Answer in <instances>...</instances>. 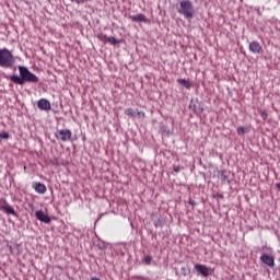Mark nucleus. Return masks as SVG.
<instances>
[{"instance_id":"1","label":"nucleus","mask_w":280,"mask_h":280,"mask_svg":"<svg viewBox=\"0 0 280 280\" xmlns=\"http://www.w3.org/2000/svg\"><path fill=\"white\" fill-rule=\"evenodd\" d=\"M20 71L19 75H11L10 80L13 82V84H19L20 86H23L26 82L28 84H38V78L36 74L32 73L30 69H27L25 66H19L18 67Z\"/></svg>"},{"instance_id":"2","label":"nucleus","mask_w":280,"mask_h":280,"mask_svg":"<svg viewBox=\"0 0 280 280\" xmlns=\"http://www.w3.org/2000/svg\"><path fill=\"white\" fill-rule=\"evenodd\" d=\"M14 65V55L8 49H0V67L10 69Z\"/></svg>"},{"instance_id":"3","label":"nucleus","mask_w":280,"mask_h":280,"mask_svg":"<svg viewBox=\"0 0 280 280\" xmlns=\"http://www.w3.org/2000/svg\"><path fill=\"white\" fill-rule=\"evenodd\" d=\"M179 14H184L186 19H194V5L191 1L185 0L180 2Z\"/></svg>"},{"instance_id":"4","label":"nucleus","mask_w":280,"mask_h":280,"mask_svg":"<svg viewBox=\"0 0 280 280\" xmlns=\"http://www.w3.org/2000/svg\"><path fill=\"white\" fill-rule=\"evenodd\" d=\"M71 136L72 133L69 129L57 130V132L55 133L56 139L62 142L71 141Z\"/></svg>"},{"instance_id":"5","label":"nucleus","mask_w":280,"mask_h":280,"mask_svg":"<svg viewBox=\"0 0 280 280\" xmlns=\"http://www.w3.org/2000/svg\"><path fill=\"white\" fill-rule=\"evenodd\" d=\"M260 261L265 264V266H269V268H275V256L270 254H262L260 256Z\"/></svg>"},{"instance_id":"6","label":"nucleus","mask_w":280,"mask_h":280,"mask_svg":"<svg viewBox=\"0 0 280 280\" xmlns=\"http://www.w3.org/2000/svg\"><path fill=\"white\" fill-rule=\"evenodd\" d=\"M35 218H37L39 222H44L45 224H49V222H51V218H49V215H47L43 210L36 211Z\"/></svg>"},{"instance_id":"7","label":"nucleus","mask_w":280,"mask_h":280,"mask_svg":"<svg viewBox=\"0 0 280 280\" xmlns=\"http://www.w3.org/2000/svg\"><path fill=\"white\" fill-rule=\"evenodd\" d=\"M249 51L252 54H261V51H264V48L261 47V44H259V42H252L249 43Z\"/></svg>"},{"instance_id":"8","label":"nucleus","mask_w":280,"mask_h":280,"mask_svg":"<svg viewBox=\"0 0 280 280\" xmlns=\"http://www.w3.org/2000/svg\"><path fill=\"white\" fill-rule=\"evenodd\" d=\"M37 108H39V110H51V103L46 98H42L37 102Z\"/></svg>"},{"instance_id":"9","label":"nucleus","mask_w":280,"mask_h":280,"mask_svg":"<svg viewBox=\"0 0 280 280\" xmlns=\"http://www.w3.org/2000/svg\"><path fill=\"white\" fill-rule=\"evenodd\" d=\"M195 270L202 277H209V267L205 265H200V264L195 265Z\"/></svg>"},{"instance_id":"10","label":"nucleus","mask_w":280,"mask_h":280,"mask_svg":"<svg viewBox=\"0 0 280 280\" xmlns=\"http://www.w3.org/2000/svg\"><path fill=\"white\" fill-rule=\"evenodd\" d=\"M217 176L222 183H229V176H231V172L226 170L218 171Z\"/></svg>"},{"instance_id":"11","label":"nucleus","mask_w":280,"mask_h":280,"mask_svg":"<svg viewBox=\"0 0 280 280\" xmlns=\"http://www.w3.org/2000/svg\"><path fill=\"white\" fill-rule=\"evenodd\" d=\"M130 19L135 23H148V18H145V15H143L142 13H138L136 15H131Z\"/></svg>"},{"instance_id":"12","label":"nucleus","mask_w":280,"mask_h":280,"mask_svg":"<svg viewBox=\"0 0 280 280\" xmlns=\"http://www.w3.org/2000/svg\"><path fill=\"white\" fill-rule=\"evenodd\" d=\"M0 211H3L4 213H7V215L16 217V211L14 210V208H12V206H0Z\"/></svg>"},{"instance_id":"13","label":"nucleus","mask_w":280,"mask_h":280,"mask_svg":"<svg viewBox=\"0 0 280 280\" xmlns=\"http://www.w3.org/2000/svg\"><path fill=\"white\" fill-rule=\"evenodd\" d=\"M34 189L37 194H45L47 191V186L43 183H37L35 184Z\"/></svg>"},{"instance_id":"14","label":"nucleus","mask_w":280,"mask_h":280,"mask_svg":"<svg viewBox=\"0 0 280 280\" xmlns=\"http://www.w3.org/2000/svg\"><path fill=\"white\" fill-rule=\"evenodd\" d=\"M178 84L182 86H185V89H191V82L185 80V79H177Z\"/></svg>"},{"instance_id":"15","label":"nucleus","mask_w":280,"mask_h":280,"mask_svg":"<svg viewBox=\"0 0 280 280\" xmlns=\"http://www.w3.org/2000/svg\"><path fill=\"white\" fill-rule=\"evenodd\" d=\"M125 115H127V117H137V112L132 108H127L125 109Z\"/></svg>"},{"instance_id":"16","label":"nucleus","mask_w":280,"mask_h":280,"mask_svg":"<svg viewBox=\"0 0 280 280\" xmlns=\"http://www.w3.org/2000/svg\"><path fill=\"white\" fill-rule=\"evenodd\" d=\"M106 43H109V45H119V40H117V38L110 36V37H107V42Z\"/></svg>"},{"instance_id":"17","label":"nucleus","mask_w":280,"mask_h":280,"mask_svg":"<svg viewBox=\"0 0 280 280\" xmlns=\"http://www.w3.org/2000/svg\"><path fill=\"white\" fill-rule=\"evenodd\" d=\"M97 38H98V40H102V43H107L108 36L104 35V34H100L97 36Z\"/></svg>"},{"instance_id":"18","label":"nucleus","mask_w":280,"mask_h":280,"mask_svg":"<svg viewBox=\"0 0 280 280\" xmlns=\"http://www.w3.org/2000/svg\"><path fill=\"white\" fill-rule=\"evenodd\" d=\"M246 128H244V127H238L237 129H236V132H237V135H240V136H242V135H244L245 132H246Z\"/></svg>"},{"instance_id":"19","label":"nucleus","mask_w":280,"mask_h":280,"mask_svg":"<svg viewBox=\"0 0 280 280\" xmlns=\"http://www.w3.org/2000/svg\"><path fill=\"white\" fill-rule=\"evenodd\" d=\"M0 139H10V133H8L5 131H1L0 132Z\"/></svg>"},{"instance_id":"20","label":"nucleus","mask_w":280,"mask_h":280,"mask_svg":"<svg viewBox=\"0 0 280 280\" xmlns=\"http://www.w3.org/2000/svg\"><path fill=\"white\" fill-rule=\"evenodd\" d=\"M173 170L176 174H178V172H180L183 170V167L180 165H174Z\"/></svg>"},{"instance_id":"21","label":"nucleus","mask_w":280,"mask_h":280,"mask_svg":"<svg viewBox=\"0 0 280 280\" xmlns=\"http://www.w3.org/2000/svg\"><path fill=\"white\" fill-rule=\"evenodd\" d=\"M260 117H262V119H268V112L266 110L260 112Z\"/></svg>"},{"instance_id":"22","label":"nucleus","mask_w":280,"mask_h":280,"mask_svg":"<svg viewBox=\"0 0 280 280\" xmlns=\"http://www.w3.org/2000/svg\"><path fill=\"white\" fill-rule=\"evenodd\" d=\"M72 3H78V4H80V3H86V1H89V0H70Z\"/></svg>"},{"instance_id":"23","label":"nucleus","mask_w":280,"mask_h":280,"mask_svg":"<svg viewBox=\"0 0 280 280\" xmlns=\"http://www.w3.org/2000/svg\"><path fill=\"white\" fill-rule=\"evenodd\" d=\"M145 264H152V256L144 257Z\"/></svg>"},{"instance_id":"24","label":"nucleus","mask_w":280,"mask_h":280,"mask_svg":"<svg viewBox=\"0 0 280 280\" xmlns=\"http://www.w3.org/2000/svg\"><path fill=\"white\" fill-rule=\"evenodd\" d=\"M138 117H145V112H137Z\"/></svg>"},{"instance_id":"25","label":"nucleus","mask_w":280,"mask_h":280,"mask_svg":"<svg viewBox=\"0 0 280 280\" xmlns=\"http://www.w3.org/2000/svg\"><path fill=\"white\" fill-rule=\"evenodd\" d=\"M278 189H280V184H277Z\"/></svg>"}]
</instances>
